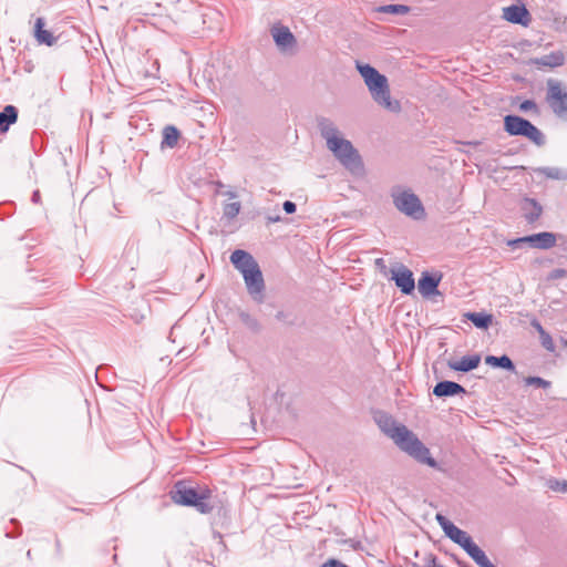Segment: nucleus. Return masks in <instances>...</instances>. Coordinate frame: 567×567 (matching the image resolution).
Masks as SVG:
<instances>
[{
	"mask_svg": "<svg viewBox=\"0 0 567 567\" xmlns=\"http://www.w3.org/2000/svg\"><path fill=\"white\" fill-rule=\"evenodd\" d=\"M463 549L475 563H478L485 556V553L473 540L466 544Z\"/></svg>",
	"mask_w": 567,
	"mask_h": 567,
	"instance_id": "nucleus-27",
	"label": "nucleus"
},
{
	"mask_svg": "<svg viewBox=\"0 0 567 567\" xmlns=\"http://www.w3.org/2000/svg\"><path fill=\"white\" fill-rule=\"evenodd\" d=\"M241 209L240 202L227 203L223 207V217L227 220H233L238 216Z\"/></svg>",
	"mask_w": 567,
	"mask_h": 567,
	"instance_id": "nucleus-24",
	"label": "nucleus"
},
{
	"mask_svg": "<svg viewBox=\"0 0 567 567\" xmlns=\"http://www.w3.org/2000/svg\"><path fill=\"white\" fill-rule=\"evenodd\" d=\"M45 21L43 18H38L34 24V37L40 44L52 45L56 39L53 34L44 29Z\"/></svg>",
	"mask_w": 567,
	"mask_h": 567,
	"instance_id": "nucleus-19",
	"label": "nucleus"
},
{
	"mask_svg": "<svg viewBox=\"0 0 567 567\" xmlns=\"http://www.w3.org/2000/svg\"><path fill=\"white\" fill-rule=\"evenodd\" d=\"M375 266L381 270L384 271L386 269L385 262L383 258L375 259Z\"/></svg>",
	"mask_w": 567,
	"mask_h": 567,
	"instance_id": "nucleus-38",
	"label": "nucleus"
},
{
	"mask_svg": "<svg viewBox=\"0 0 567 567\" xmlns=\"http://www.w3.org/2000/svg\"><path fill=\"white\" fill-rule=\"evenodd\" d=\"M537 109V104L533 100H525L520 103L519 110L523 112H528Z\"/></svg>",
	"mask_w": 567,
	"mask_h": 567,
	"instance_id": "nucleus-33",
	"label": "nucleus"
},
{
	"mask_svg": "<svg viewBox=\"0 0 567 567\" xmlns=\"http://www.w3.org/2000/svg\"><path fill=\"white\" fill-rule=\"evenodd\" d=\"M504 128L512 136H524L534 144L542 146L545 144V136L532 122L518 115H506L504 117Z\"/></svg>",
	"mask_w": 567,
	"mask_h": 567,
	"instance_id": "nucleus-5",
	"label": "nucleus"
},
{
	"mask_svg": "<svg viewBox=\"0 0 567 567\" xmlns=\"http://www.w3.org/2000/svg\"><path fill=\"white\" fill-rule=\"evenodd\" d=\"M18 120V110L13 105H7L0 112V131L6 132Z\"/></svg>",
	"mask_w": 567,
	"mask_h": 567,
	"instance_id": "nucleus-20",
	"label": "nucleus"
},
{
	"mask_svg": "<svg viewBox=\"0 0 567 567\" xmlns=\"http://www.w3.org/2000/svg\"><path fill=\"white\" fill-rule=\"evenodd\" d=\"M40 198H41L40 192L39 190H34L33 194H32V197H31L32 203H34V204L40 203Z\"/></svg>",
	"mask_w": 567,
	"mask_h": 567,
	"instance_id": "nucleus-40",
	"label": "nucleus"
},
{
	"mask_svg": "<svg viewBox=\"0 0 567 567\" xmlns=\"http://www.w3.org/2000/svg\"><path fill=\"white\" fill-rule=\"evenodd\" d=\"M280 219H281V218H280V216H279V215H276V216H268V217H267L268 223H271V224H274V223H278V221H280Z\"/></svg>",
	"mask_w": 567,
	"mask_h": 567,
	"instance_id": "nucleus-41",
	"label": "nucleus"
},
{
	"mask_svg": "<svg viewBox=\"0 0 567 567\" xmlns=\"http://www.w3.org/2000/svg\"><path fill=\"white\" fill-rule=\"evenodd\" d=\"M357 70L363 78L373 101L378 105L392 113H399L401 111L400 102L391 99L390 86L385 75L381 74L370 64L360 62H357Z\"/></svg>",
	"mask_w": 567,
	"mask_h": 567,
	"instance_id": "nucleus-3",
	"label": "nucleus"
},
{
	"mask_svg": "<svg viewBox=\"0 0 567 567\" xmlns=\"http://www.w3.org/2000/svg\"><path fill=\"white\" fill-rule=\"evenodd\" d=\"M379 12L391 14H406L410 12V7L405 4H385L378 8Z\"/></svg>",
	"mask_w": 567,
	"mask_h": 567,
	"instance_id": "nucleus-25",
	"label": "nucleus"
},
{
	"mask_svg": "<svg viewBox=\"0 0 567 567\" xmlns=\"http://www.w3.org/2000/svg\"><path fill=\"white\" fill-rule=\"evenodd\" d=\"M435 518L441 528L443 529L444 534L462 548H465L466 544L473 540L472 537L466 532L455 526L444 515L436 514Z\"/></svg>",
	"mask_w": 567,
	"mask_h": 567,
	"instance_id": "nucleus-10",
	"label": "nucleus"
},
{
	"mask_svg": "<svg viewBox=\"0 0 567 567\" xmlns=\"http://www.w3.org/2000/svg\"><path fill=\"white\" fill-rule=\"evenodd\" d=\"M466 318L478 329H487L493 320L492 315L484 312H468Z\"/></svg>",
	"mask_w": 567,
	"mask_h": 567,
	"instance_id": "nucleus-22",
	"label": "nucleus"
},
{
	"mask_svg": "<svg viewBox=\"0 0 567 567\" xmlns=\"http://www.w3.org/2000/svg\"><path fill=\"white\" fill-rule=\"evenodd\" d=\"M539 172L551 179H567V171H561L558 167H543Z\"/></svg>",
	"mask_w": 567,
	"mask_h": 567,
	"instance_id": "nucleus-26",
	"label": "nucleus"
},
{
	"mask_svg": "<svg viewBox=\"0 0 567 567\" xmlns=\"http://www.w3.org/2000/svg\"><path fill=\"white\" fill-rule=\"evenodd\" d=\"M394 206L414 219H421L424 216V208L421 200L416 195L411 192L404 190L393 195Z\"/></svg>",
	"mask_w": 567,
	"mask_h": 567,
	"instance_id": "nucleus-7",
	"label": "nucleus"
},
{
	"mask_svg": "<svg viewBox=\"0 0 567 567\" xmlns=\"http://www.w3.org/2000/svg\"><path fill=\"white\" fill-rule=\"evenodd\" d=\"M485 363L493 368H501L507 371H515V365L512 359L506 354H503L501 357L487 355L485 358Z\"/></svg>",
	"mask_w": 567,
	"mask_h": 567,
	"instance_id": "nucleus-21",
	"label": "nucleus"
},
{
	"mask_svg": "<svg viewBox=\"0 0 567 567\" xmlns=\"http://www.w3.org/2000/svg\"><path fill=\"white\" fill-rule=\"evenodd\" d=\"M466 390L454 381H441L433 388V394L437 398H447L464 394Z\"/></svg>",
	"mask_w": 567,
	"mask_h": 567,
	"instance_id": "nucleus-17",
	"label": "nucleus"
},
{
	"mask_svg": "<svg viewBox=\"0 0 567 567\" xmlns=\"http://www.w3.org/2000/svg\"><path fill=\"white\" fill-rule=\"evenodd\" d=\"M374 420L380 431L390 437L400 451L420 464L443 471L439 462L431 456L430 449L404 424L396 422L393 416L384 412L375 414Z\"/></svg>",
	"mask_w": 567,
	"mask_h": 567,
	"instance_id": "nucleus-1",
	"label": "nucleus"
},
{
	"mask_svg": "<svg viewBox=\"0 0 567 567\" xmlns=\"http://www.w3.org/2000/svg\"><path fill=\"white\" fill-rule=\"evenodd\" d=\"M441 280V274H431L429 271H423L417 282L419 292L423 297H430L434 293H437V287Z\"/></svg>",
	"mask_w": 567,
	"mask_h": 567,
	"instance_id": "nucleus-13",
	"label": "nucleus"
},
{
	"mask_svg": "<svg viewBox=\"0 0 567 567\" xmlns=\"http://www.w3.org/2000/svg\"><path fill=\"white\" fill-rule=\"evenodd\" d=\"M546 101L551 111L558 117L567 115V91L563 89V84L554 79L547 81Z\"/></svg>",
	"mask_w": 567,
	"mask_h": 567,
	"instance_id": "nucleus-6",
	"label": "nucleus"
},
{
	"mask_svg": "<svg viewBox=\"0 0 567 567\" xmlns=\"http://www.w3.org/2000/svg\"><path fill=\"white\" fill-rule=\"evenodd\" d=\"M270 33L272 35V39H274L276 45L278 47V49L281 52L290 51L297 44L296 37L290 31V29L286 25L275 24L271 28Z\"/></svg>",
	"mask_w": 567,
	"mask_h": 567,
	"instance_id": "nucleus-11",
	"label": "nucleus"
},
{
	"mask_svg": "<svg viewBox=\"0 0 567 567\" xmlns=\"http://www.w3.org/2000/svg\"><path fill=\"white\" fill-rule=\"evenodd\" d=\"M524 244H529L532 247L538 249H549L556 244V235L553 233L544 231L508 241V245L515 248L520 247Z\"/></svg>",
	"mask_w": 567,
	"mask_h": 567,
	"instance_id": "nucleus-8",
	"label": "nucleus"
},
{
	"mask_svg": "<svg viewBox=\"0 0 567 567\" xmlns=\"http://www.w3.org/2000/svg\"><path fill=\"white\" fill-rule=\"evenodd\" d=\"M564 62V58L561 54H550V55H544L539 63L546 66H559Z\"/></svg>",
	"mask_w": 567,
	"mask_h": 567,
	"instance_id": "nucleus-29",
	"label": "nucleus"
},
{
	"mask_svg": "<svg viewBox=\"0 0 567 567\" xmlns=\"http://www.w3.org/2000/svg\"><path fill=\"white\" fill-rule=\"evenodd\" d=\"M230 261L241 275L259 266L249 252L241 249H237L231 254Z\"/></svg>",
	"mask_w": 567,
	"mask_h": 567,
	"instance_id": "nucleus-15",
	"label": "nucleus"
},
{
	"mask_svg": "<svg viewBox=\"0 0 567 567\" xmlns=\"http://www.w3.org/2000/svg\"><path fill=\"white\" fill-rule=\"evenodd\" d=\"M565 276H567V270L558 268V269H554V270L550 272L549 278H551V279H558V278H563V277H565Z\"/></svg>",
	"mask_w": 567,
	"mask_h": 567,
	"instance_id": "nucleus-35",
	"label": "nucleus"
},
{
	"mask_svg": "<svg viewBox=\"0 0 567 567\" xmlns=\"http://www.w3.org/2000/svg\"><path fill=\"white\" fill-rule=\"evenodd\" d=\"M523 216L528 224H534L543 213L542 205L534 198L525 197L520 203Z\"/></svg>",
	"mask_w": 567,
	"mask_h": 567,
	"instance_id": "nucleus-16",
	"label": "nucleus"
},
{
	"mask_svg": "<svg viewBox=\"0 0 567 567\" xmlns=\"http://www.w3.org/2000/svg\"><path fill=\"white\" fill-rule=\"evenodd\" d=\"M243 277H244L248 293L252 297V299L255 301L261 302L264 300L265 281H264V277H262L260 267L257 266L252 270L246 271L243 275Z\"/></svg>",
	"mask_w": 567,
	"mask_h": 567,
	"instance_id": "nucleus-9",
	"label": "nucleus"
},
{
	"mask_svg": "<svg viewBox=\"0 0 567 567\" xmlns=\"http://www.w3.org/2000/svg\"><path fill=\"white\" fill-rule=\"evenodd\" d=\"M476 565L480 567H495L486 555Z\"/></svg>",
	"mask_w": 567,
	"mask_h": 567,
	"instance_id": "nucleus-36",
	"label": "nucleus"
},
{
	"mask_svg": "<svg viewBox=\"0 0 567 567\" xmlns=\"http://www.w3.org/2000/svg\"><path fill=\"white\" fill-rule=\"evenodd\" d=\"M539 339H540V343L542 346L553 352L555 350V344H554V341H553V338L550 337V334L547 332V331H542V334H539Z\"/></svg>",
	"mask_w": 567,
	"mask_h": 567,
	"instance_id": "nucleus-32",
	"label": "nucleus"
},
{
	"mask_svg": "<svg viewBox=\"0 0 567 567\" xmlns=\"http://www.w3.org/2000/svg\"><path fill=\"white\" fill-rule=\"evenodd\" d=\"M524 383L526 385H535L543 389H548L550 386V382L540 377H527L524 379Z\"/></svg>",
	"mask_w": 567,
	"mask_h": 567,
	"instance_id": "nucleus-31",
	"label": "nucleus"
},
{
	"mask_svg": "<svg viewBox=\"0 0 567 567\" xmlns=\"http://www.w3.org/2000/svg\"><path fill=\"white\" fill-rule=\"evenodd\" d=\"M179 138L178 130L173 125H167L163 130L162 146L175 147Z\"/></svg>",
	"mask_w": 567,
	"mask_h": 567,
	"instance_id": "nucleus-23",
	"label": "nucleus"
},
{
	"mask_svg": "<svg viewBox=\"0 0 567 567\" xmlns=\"http://www.w3.org/2000/svg\"><path fill=\"white\" fill-rule=\"evenodd\" d=\"M547 487L554 492L567 494V481L549 478L546 483Z\"/></svg>",
	"mask_w": 567,
	"mask_h": 567,
	"instance_id": "nucleus-30",
	"label": "nucleus"
},
{
	"mask_svg": "<svg viewBox=\"0 0 567 567\" xmlns=\"http://www.w3.org/2000/svg\"><path fill=\"white\" fill-rule=\"evenodd\" d=\"M563 344L567 347V339H563Z\"/></svg>",
	"mask_w": 567,
	"mask_h": 567,
	"instance_id": "nucleus-43",
	"label": "nucleus"
},
{
	"mask_svg": "<svg viewBox=\"0 0 567 567\" xmlns=\"http://www.w3.org/2000/svg\"><path fill=\"white\" fill-rule=\"evenodd\" d=\"M503 18L512 23L528 25L530 16L524 4H512L503 9Z\"/></svg>",
	"mask_w": 567,
	"mask_h": 567,
	"instance_id": "nucleus-14",
	"label": "nucleus"
},
{
	"mask_svg": "<svg viewBox=\"0 0 567 567\" xmlns=\"http://www.w3.org/2000/svg\"><path fill=\"white\" fill-rule=\"evenodd\" d=\"M212 491L200 488L199 491L184 482H177L171 491V498L174 503L183 506L195 507L202 514H208L214 506L210 503Z\"/></svg>",
	"mask_w": 567,
	"mask_h": 567,
	"instance_id": "nucleus-4",
	"label": "nucleus"
},
{
	"mask_svg": "<svg viewBox=\"0 0 567 567\" xmlns=\"http://www.w3.org/2000/svg\"><path fill=\"white\" fill-rule=\"evenodd\" d=\"M225 195L228 196L229 198H236L237 197L236 193L230 192V190L227 192Z\"/></svg>",
	"mask_w": 567,
	"mask_h": 567,
	"instance_id": "nucleus-42",
	"label": "nucleus"
},
{
	"mask_svg": "<svg viewBox=\"0 0 567 567\" xmlns=\"http://www.w3.org/2000/svg\"><path fill=\"white\" fill-rule=\"evenodd\" d=\"M532 327L536 329V331L542 334V331H545V329L543 328V326L540 324L539 321L537 320H533L532 321Z\"/></svg>",
	"mask_w": 567,
	"mask_h": 567,
	"instance_id": "nucleus-39",
	"label": "nucleus"
},
{
	"mask_svg": "<svg viewBox=\"0 0 567 567\" xmlns=\"http://www.w3.org/2000/svg\"><path fill=\"white\" fill-rule=\"evenodd\" d=\"M481 362L480 354L464 355L461 360H450L447 365L453 371L468 372L478 367Z\"/></svg>",
	"mask_w": 567,
	"mask_h": 567,
	"instance_id": "nucleus-18",
	"label": "nucleus"
},
{
	"mask_svg": "<svg viewBox=\"0 0 567 567\" xmlns=\"http://www.w3.org/2000/svg\"><path fill=\"white\" fill-rule=\"evenodd\" d=\"M426 567H443V566L441 564H437L435 556H431L430 559L427 560Z\"/></svg>",
	"mask_w": 567,
	"mask_h": 567,
	"instance_id": "nucleus-37",
	"label": "nucleus"
},
{
	"mask_svg": "<svg viewBox=\"0 0 567 567\" xmlns=\"http://www.w3.org/2000/svg\"><path fill=\"white\" fill-rule=\"evenodd\" d=\"M391 279L395 282V286L404 295H411L415 289V280L413 272L403 265H399L396 269H392Z\"/></svg>",
	"mask_w": 567,
	"mask_h": 567,
	"instance_id": "nucleus-12",
	"label": "nucleus"
},
{
	"mask_svg": "<svg viewBox=\"0 0 567 567\" xmlns=\"http://www.w3.org/2000/svg\"><path fill=\"white\" fill-rule=\"evenodd\" d=\"M318 128L327 142V147L337 159L351 173H360L363 165L358 151L350 141L340 136V132L334 123L327 117H321L318 120Z\"/></svg>",
	"mask_w": 567,
	"mask_h": 567,
	"instance_id": "nucleus-2",
	"label": "nucleus"
},
{
	"mask_svg": "<svg viewBox=\"0 0 567 567\" xmlns=\"http://www.w3.org/2000/svg\"><path fill=\"white\" fill-rule=\"evenodd\" d=\"M239 318L248 329L255 332L259 331L260 324L256 318H254L247 312H240Z\"/></svg>",
	"mask_w": 567,
	"mask_h": 567,
	"instance_id": "nucleus-28",
	"label": "nucleus"
},
{
	"mask_svg": "<svg viewBox=\"0 0 567 567\" xmlns=\"http://www.w3.org/2000/svg\"><path fill=\"white\" fill-rule=\"evenodd\" d=\"M282 208L286 212V214L291 215L296 212L297 206L293 202L286 200L282 205Z\"/></svg>",
	"mask_w": 567,
	"mask_h": 567,
	"instance_id": "nucleus-34",
	"label": "nucleus"
}]
</instances>
